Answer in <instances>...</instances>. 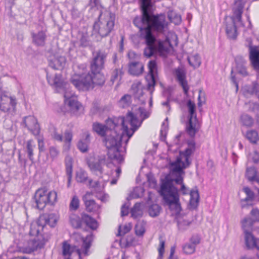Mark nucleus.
<instances>
[{
	"label": "nucleus",
	"instance_id": "nucleus-1",
	"mask_svg": "<svg viewBox=\"0 0 259 259\" xmlns=\"http://www.w3.org/2000/svg\"><path fill=\"white\" fill-rule=\"evenodd\" d=\"M142 15L136 16L133 20L134 24L139 29L140 37L145 40L146 47L144 55L150 58L158 52L160 56L168 54L172 45L168 38L164 40L157 39L152 30L162 33L164 31L166 22L164 15H155L152 9L151 0H140Z\"/></svg>",
	"mask_w": 259,
	"mask_h": 259
},
{
	"label": "nucleus",
	"instance_id": "nucleus-2",
	"mask_svg": "<svg viewBox=\"0 0 259 259\" xmlns=\"http://www.w3.org/2000/svg\"><path fill=\"white\" fill-rule=\"evenodd\" d=\"M150 113L143 107H138L135 109V112H128L124 117H113L108 118L106 120V126L108 130L115 131L114 128L121 125L123 129V134L127 137L125 140L126 144L129 139L133 136L135 132L140 125L138 116L142 120L149 116Z\"/></svg>",
	"mask_w": 259,
	"mask_h": 259
},
{
	"label": "nucleus",
	"instance_id": "nucleus-3",
	"mask_svg": "<svg viewBox=\"0 0 259 259\" xmlns=\"http://www.w3.org/2000/svg\"><path fill=\"white\" fill-rule=\"evenodd\" d=\"M105 80L104 75L98 71L75 74L70 81L78 90L87 91L93 89L95 85H103Z\"/></svg>",
	"mask_w": 259,
	"mask_h": 259
},
{
	"label": "nucleus",
	"instance_id": "nucleus-4",
	"mask_svg": "<svg viewBox=\"0 0 259 259\" xmlns=\"http://www.w3.org/2000/svg\"><path fill=\"white\" fill-rule=\"evenodd\" d=\"M115 18V15L110 12H101L93 25L92 36L98 35L97 41L108 36L114 29Z\"/></svg>",
	"mask_w": 259,
	"mask_h": 259
},
{
	"label": "nucleus",
	"instance_id": "nucleus-5",
	"mask_svg": "<svg viewBox=\"0 0 259 259\" xmlns=\"http://www.w3.org/2000/svg\"><path fill=\"white\" fill-rule=\"evenodd\" d=\"M125 134H118L116 131L110 130L104 139L105 146L108 149V155L112 160L117 161L120 163L123 161V157L121 154L123 152L121 147V141Z\"/></svg>",
	"mask_w": 259,
	"mask_h": 259
},
{
	"label": "nucleus",
	"instance_id": "nucleus-6",
	"mask_svg": "<svg viewBox=\"0 0 259 259\" xmlns=\"http://www.w3.org/2000/svg\"><path fill=\"white\" fill-rule=\"evenodd\" d=\"M165 203L171 210L176 214L180 212L181 207L179 201L178 189L172 185L171 181L163 182L160 187L159 191Z\"/></svg>",
	"mask_w": 259,
	"mask_h": 259
},
{
	"label": "nucleus",
	"instance_id": "nucleus-7",
	"mask_svg": "<svg viewBox=\"0 0 259 259\" xmlns=\"http://www.w3.org/2000/svg\"><path fill=\"white\" fill-rule=\"evenodd\" d=\"M82 244L81 248L79 249L76 246H71L70 244L64 242L63 245V255L71 256L75 254L78 258L80 257L81 253H83L85 255H88L89 249H90L92 242L93 241V235H88L85 238H81Z\"/></svg>",
	"mask_w": 259,
	"mask_h": 259
},
{
	"label": "nucleus",
	"instance_id": "nucleus-8",
	"mask_svg": "<svg viewBox=\"0 0 259 259\" xmlns=\"http://www.w3.org/2000/svg\"><path fill=\"white\" fill-rule=\"evenodd\" d=\"M57 198L55 191L48 192L45 189H39L36 191L33 199L35 207L38 209H43L47 204H53Z\"/></svg>",
	"mask_w": 259,
	"mask_h": 259
},
{
	"label": "nucleus",
	"instance_id": "nucleus-9",
	"mask_svg": "<svg viewBox=\"0 0 259 259\" xmlns=\"http://www.w3.org/2000/svg\"><path fill=\"white\" fill-rule=\"evenodd\" d=\"M187 106L189 108V115L186 131L190 137H194L199 130L198 121L195 113V104L191 100H189L187 102Z\"/></svg>",
	"mask_w": 259,
	"mask_h": 259
},
{
	"label": "nucleus",
	"instance_id": "nucleus-10",
	"mask_svg": "<svg viewBox=\"0 0 259 259\" xmlns=\"http://www.w3.org/2000/svg\"><path fill=\"white\" fill-rule=\"evenodd\" d=\"M69 222L74 228H79L81 227L82 222L92 230H96L98 228L97 221L87 214H82L81 219L77 215L72 214L69 217Z\"/></svg>",
	"mask_w": 259,
	"mask_h": 259
},
{
	"label": "nucleus",
	"instance_id": "nucleus-11",
	"mask_svg": "<svg viewBox=\"0 0 259 259\" xmlns=\"http://www.w3.org/2000/svg\"><path fill=\"white\" fill-rule=\"evenodd\" d=\"M44 235H37L28 240L27 244L19 247L20 251L25 253L31 252L42 248L47 242Z\"/></svg>",
	"mask_w": 259,
	"mask_h": 259
},
{
	"label": "nucleus",
	"instance_id": "nucleus-12",
	"mask_svg": "<svg viewBox=\"0 0 259 259\" xmlns=\"http://www.w3.org/2000/svg\"><path fill=\"white\" fill-rule=\"evenodd\" d=\"M17 105L16 98L5 93H0V110L4 113L14 111Z\"/></svg>",
	"mask_w": 259,
	"mask_h": 259
},
{
	"label": "nucleus",
	"instance_id": "nucleus-13",
	"mask_svg": "<svg viewBox=\"0 0 259 259\" xmlns=\"http://www.w3.org/2000/svg\"><path fill=\"white\" fill-rule=\"evenodd\" d=\"M64 97L65 103L69 106L71 111L77 115L78 112L82 110V106L78 102L74 93L66 91L64 93Z\"/></svg>",
	"mask_w": 259,
	"mask_h": 259
},
{
	"label": "nucleus",
	"instance_id": "nucleus-14",
	"mask_svg": "<svg viewBox=\"0 0 259 259\" xmlns=\"http://www.w3.org/2000/svg\"><path fill=\"white\" fill-rule=\"evenodd\" d=\"M107 53L102 50H98L91 63V71H101L104 68Z\"/></svg>",
	"mask_w": 259,
	"mask_h": 259
},
{
	"label": "nucleus",
	"instance_id": "nucleus-15",
	"mask_svg": "<svg viewBox=\"0 0 259 259\" xmlns=\"http://www.w3.org/2000/svg\"><path fill=\"white\" fill-rule=\"evenodd\" d=\"M23 125L33 135L37 136L40 133V127L37 120L33 116H27L23 117Z\"/></svg>",
	"mask_w": 259,
	"mask_h": 259
},
{
	"label": "nucleus",
	"instance_id": "nucleus-16",
	"mask_svg": "<svg viewBox=\"0 0 259 259\" xmlns=\"http://www.w3.org/2000/svg\"><path fill=\"white\" fill-rule=\"evenodd\" d=\"M246 3V0H236L235 1L232 8L233 15L230 17V19L236 20L237 22L241 24L242 23V14Z\"/></svg>",
	"mask_w": 259,
	"mask_h": 259
},
{
	"label": "nucleus",
	"instance_id": "nucleus-17",
	"mask_svg": "<svg viewBox=\"0 0 259 259\" xmlns=\"http://www.w3.org/2000/svg\"><path fill=\"white\" fill-rule=\"evenodd\" d=\"M249 61L251 66L259 76V58L251 59ZM247 91L251 95L255 94L259 99V84L257 82H253L252 85L248 88Z\"/></svg>",
	"mask_w": 259,
	"mask_h": 259
},
{
	"label": "nucleus",
	"instance_id": "nucleus-18",
	"mask_svg": "<svg viewBox=\"0 0 259 259\" xmlns=\"http://www.w3.org/2000/svg\"><path fill=\"white\" fill-rule=\"evenodd\" d=\"M39 219V223L42 224L44 227L47 225L51 227H54L58 220V215L54 213H45L40 215Z\"/></svg>",
	"mask_w": 259,
	"mask_h": 259
},
{
	"label": "nucleus",
	"instance_id": "nucleus-19",
	"mask_svg": "<svg viewBox=\"0 0 259 259\" xmlns=\"http://www.w3.org/2000/svg\"><path fill=\"white\" fill-rule=\"evenodd\" d=\"M176 75L180 84L182 87L185 95H188L189 87L186 80V74L185 70L179 68L176 70Z\"/></svg>",
	"mask_w": 259,
	"mask_h": 259
},
{
	"label": "nucleus",
	"instance_id": "nucleus-20",
	"mask_svg": "<svg viewBox=\"0 0 259 259\" xmlns=\"http://www.w3.org/2000/svg\"><path fill=\"white\" fill-rule=\"evenodd\" d=\"M236 20L230 19L229 21H226V32L228 37L232 39L236 38L237 36L236 26Z\"/></svg>",
	"mask_w": 259,
	"mask_h": 259
},
{
	"label": "nucleus",
	"instance_id": "nucleus-21",
	"mask_svg": "<svg viewBox=\"0 0 259 259\" xmlns=\"http://www.w3.org/2000/svg\"><path fill=\"white\" fill-rule=\"evenodd\" d=\"M66 63L65 57L55 55L49 60V66L54 70H59L63 68Z\"/></svg>",
	"mask_w": 259,
	"mask_h": 259
},
{
	"label": "nucleus",
	"instance_id": "nucleus-22",
	"mask_svg": "<svg viewBox=\"0 0 259 259\" xmlns=\"http://www.w3.org/2000/svg\"><path fill=\"white\" fill-rule=\"evenodd\" d=\"M189 165H187V163L179 156L177 157L175 162L170 163L171 170L174 172H177L178 174H184L183 169L187 168Z\"/></svg>",
	"mask_w": 259,
	"mask_h": 259
},
{
	"label": "nucleus",
	"instance_id": "nucleus-23",
	"mask_svg": "<svg viewBox=\"0 0 259 259\" xmlns=\"http://www.w3.org/2000/svg\"><path fill=\"white\" fill-rule=\"evenodd\" d=\"M32 42L37 47H44L46 44L47 35L46 32L41 30L37 33L31 32Z\"/></svg>",
	"mask_w": 259,
	"mask_h": 259
},
{
	"label": "nucleus",
	"instance_id": "nucleus-24",
	"mask_svg": "<svg viewBox=\"0 0 259 259\" xmlns=\"http://www.w3.org/2000/svg\"><path fill=\"white\" fill-rule=\"evenodd\" d=\"M128 73L133 76H139L144 71V65L140 62H132L128 64Z\"/></svg>",
	"mask_w": 259,
	"mask_h": 259
},
{
	"label": "nucleus",
	"instance_id": "nucleus-25",
	"mask_svg": "<svg viewBox=\"0 0 259 259\" xmlns=\"http://www.w3.org/2000/svg\"><path fill=\"white\" fill-rule=\"evenodd\" d=\"M245 178L253 184L254 182L259 183V174L257 169L254 166L247 167L245 173Z\"/></svg>",
	"mask_w": 259,
	"mask_h": 259
},
{
	"label": "nucleus",
	"instance_id": "nucleus-26",
	"mask_svg": "<svg viewBox=\"0 0 259 259\" xmlns=\"http://www.w3.org/2000/svg\"><path fill=\"white\" fill-rule=\"evenodd\" d=\"M90 193H87L82 197V200L84 203L86 210L89 212H96L100 209V205L97 204L93 199H89L88 196Z\"/></svg>",
	"mask_w": 259,
	"mask_h": 259
},
{
	"label": "nucleus",
	"instance_id": "nucleus-27",
	"mask_svg": "<svg viewBox=\"0 0 259 259\" xmlns=\"http://www.w3.org/2000/svg\"><path fill=\"white\" fill-rule=\"evenodd\" d=\"M197 188V187H195ZM190 199L189 203V208L191 210L196 209L199 202V194L197 188L195 190H192L190 192Z\"/></svg>",
	"mask_w": 259,
	"mask_h": 259
},
{
	"label": "nucleus",
	"instance_id": "nucleus-28",
	"mask_svg": "<svg viewBox=\"0 0 259 259\" xmlns=\"http://www.w3.org/2000/svg\"><path fill=\"white\" fill-rule=\"evenodd\" d=\"M243 191L245 193L246 197L241 200L242 207H245V205H251L255 197L254 192L248 187H244Z\"/></svg>",
	"mask_w": 259,
	"mask_h": 259
},
{
	"label": "nucleus",
	"instance_id": "nucleus-29",
	"mask_svg": "<svg viewBox=\"0 0 259 259\" xmlns=\"http://www.w3.org/2000/svg\"><path fill=\"white\" fill-rule=\"evenodd\" d=\"M235 62L238 72L243 76H247L248 73L245 66V64L246 63L245 59L241 56H237L235 58Z\"/></svg>",
	"mask_w": 259,
	"mask_h": 259
},
{
	"label": "nucleus",
	"instance_id": "nucleus-30",
	"mask_svg": "<svg viewBox=\"0 0 259 259\" xmlns=\"http://www.w3.org/2000/svg\"><path fill=\"white\" fill-rule=\"evenodd\" d=\"M61 77V74H55L54 76H51L49 72H47V79L48 83L51 85H54L57 88H60L63 86Z\"/></svg>",
	"mask_w": 259,
	"mask_h": 259
},
{
	"label": "nucleus",
	"instance_id": "nucleus-31",
	"mask_svg": "<svg viewBox=\"0 0 259 259\" xmlns=\"http://www.w3.org/2000/svg\"><path fill=\"white\" fill-rule=\"evenodd\" d=\"M66 173L67 176L68 184L70 186L72 175L73 159L70 156H67L65 159Z\"/></svg>",
	"mask_w": 259,
	"mask_h": 259
},
{
	"label": "nucleus",
	"instance_id": "nucleus-32",
	"mask_svg": "<svg viewBox=\"0 0 259 259\" xmlns=\"http://www.w3.org/2000/svg\"><path fill=\"white\" fill-rule=\"evenodd\" d=\"M44 227L42 224L39 223V219L35 222L32 223L30 225L29 235L34 236L43 235L41 232L42 231Z\"/></svg>",
	"mask_w": 259,
	"mask_h": 259
},
{
	"label": "nucleus",
	"instance_id": "nucleus-33",
	"mask_svg": "<svg viewBox=\"0 0 259 259\" xmlns=\"http://www.w3.org/2000/svg\"><path fill=\"white\" fill-rule=\"evenodd\" d=\"M93 130L101 137H105L110 130H108L105 125L99 122H95L93 124Z\"/></svg>",
	"mask_w": 259,
	"mask_h": 259
},
{
	"label": "nucleus",
	"instance_id": "nucleus-34",
	"mask_svg": "<svg viewBox=\"0 0 259 259\" xmlns=\"http://www.w3.org/2000/svg\"><path fill=\"white\" fill-rule=\"evenodd\" d=\"M244 239L245 245L248 249H252L255 247L257 240L251 232L244 233Z\"/></svg>",
	"mask_w": 259,
	"mask_h": 259
},
{
	"label": "nucleus",
	"instance_id": "nucleus-35",
	"mask_svg": "<svg viewBox=\"0 0 259 259\" xmlns=\"http://www.w3.org/2000/svg\"><path fill=\"white\" fill-rule=\"evenodd\" d=\"M84 137V139L80 140L77 144L78 148L82 152H85L88 151L89 145L90 143V135L88 133H85Z\"/></svg>",
	"mask_w": 259,
	"mask_h": 259
},
{
	"label": "nucleus",
	"instance_id": "nucleus-36",
	"mask_svg": "<svg viewBox=\"0 0 259 259\" xmlns=\"http://www.w3.org/2000/svg\"><path fill=\"white\" fill-rule=\"evenodd\" d=\"M36 145L32 140H29L26 142V152L29 159L33 163L34 162V150L35 149Z\"/></svg>",
	"mask_w": 259,
	"mask_h": 259
},
{
	"label": "nucleus",
	"instance_id": "nucleus-37",
	"mask_svg": "<svg viewBox=\"0 0 259 259\" xmlns=\"http://www.w3.org/2000/svg\"><path fill=\"white\" fill-rule=\"evenodd\" d=\"M241 223L244 233H245L250 232L253 229V225L255 223L250 217H246L242 221Z\"/></svg>",
	"mask_w": 259,
	"mask_h": 259
},
{
	"label": "nucleus",
	"instance_id": "nucleus-38",
	"mask_svg": "<svg viewBox=\"0 0 259 259\" xmlns=\"http://www.w3.org/2000/svg\"><path fill=\"white\" fill-rule=\"evenodd\" d=\"M157 75L148 74L146 77L147 81V89L152 93L154 90L156 83V76Z\"/></svg>",
	"mask_w": 259,
	"mask_h": 259
},
{
	"label": "nucleus",
	"instance_id": "nucleus-39",
	"mask_svg": "<svg viewBox=\"0 0 259 259\" xmlns=\"http://www.w3.org/2000/svg\"><path fill=\"white\" fill-rule=\"evenodd\" d=\"M105 160L100 159L97 162H90L89 164L91 169L93 171H99L100 174L103 172V165L104 164Z\"/></svg>",
	"mask_w": 259,
	"mask_h": 259
},
{
	"label": "nucleus",
	"instance_id": "nucleus-40",
	"mask_svg": "<svg viewBox=\"0 0 259 259\" xmlns=\"http://www.w3.org/2000/svg\"><path fill=\"white\" fill-rule=\"evenodd\" d=\"M146 222L143 220L139 221L135 226L136 234L138 236H142L146 231Z\"/></svg>",
	"mask_w": 259,
	"mask_h": 259
},
{
	"label": "nucleus",
	"instance_id": "nucleus-41",
	"mask_svg": "<svg viewBox=\"0 0 259 259\" xmlns=\"http://www.w3.org/2000/svg\"><path fill=\"white\" fill-rule=\"evenodd\" d=\"M162 210L160 205L157 204H153L149 206L148 213L151 217L155 218L158 216Z\"/></svg>",
	"mask_w": 259,
	"mask_h": 259
},
{
	"label": "nucleus",
	"instance_id": "nucleus-42",
	"mask_svg": "<svg viewBox=\"0 0 259 259\" xmlns=\"http://www.w3.org/2000/svg\"><path fill=\"white\" fill-rule=\"evenodd\" d=\"M141 204L140 203H136L134 207L131 209V215L134 219L140 218L143 215V210L141 208Z\"/></svg>",
	"mask_w": 259,
	"mask_h": 259
},
{
	"label": "nucleus",
	"instance_id": "nucleus-43",
	"mask_svg": "<svg viewBox=\"0 0 259 259\" xmlns=\"http://www.w3.org/2000/svg\"><path fill=\"white\" fill-rule=\"evenodd\" d=\"M189 64L194 68H198L201 64V59L198 54H195L188 58Z\"/></svg>",
	"mask_w": 259,
	"mask_h": 259
},
{
	"label": "nucleus",
	"instance_id": "nucleus-44",
	"mask_svg": "<svg viewBox=\"0 0 259 259\" xmlns=\"http://www.w3.org/2000/svg\"><path fill=\"white\" fill-rule=\"evenodd\" d=\"M122 73L121 70L115 69L111 75L109 81L110 85H113L116 81L120 80L121 78Z\"/></svg>",
	"mask_w": 259,
	"mask_h": 259
},
{
	"label": "nucleus",
	"instance_id": "nucleus-45",
	"mask_svg": "<svg viewBox=\"0 0 259 259\" xmlns=\"http://www.w3.org/2000/svg\"><path fill=\"white\" fill-rule=\"evenodd\" d=\"M194 152L192 150L187 148L184 152L180 153L179 157L182 158L183 160L186 162L187 165H190L191 163V161L189 160L190 156Z\"/></svg>",
	"mask_w": 259,
	"mask_h": 259
},
{
	"label": "nucleus",
	"instance_id": "nucleus-46",
	"mask_svg": "<svg viewBox=\"0 0 259 259\" xmlns=\"http://www.w3.org/2000/svg\"><path fill=\"white\" fill-rule=\"evenodd\" d=\"M88 177L87 172L82 169H79L76 172V180L77 182L83 183L86 182Z\"/></svg>",
	"mask_w": 259,
	"mask_h": 259
},
{
	"label": "nucleus",
	"instance_id": "nucleus-47",
	"mask_svg": "<svg viewBox=\"0 0 259 259\" xmlns=\"http://www.w3.org/2000/svg\"><path fill=\"white\" fill-rule=\"evenodd\" d=\"M168 18L171 22L176 25L179 24L181 22V17L174 11L168 12Z\"/></svg>",
	"mask_w": 259,
	"mask_h": 259
},
{
	"label": "nucleus",
	"instance_id": "nucleus-48",
	"mask_svg": "<svg viewBox=\"0 0 259 259\" xmlns=\"http://www.w3.org/2000/svg\"><path fill=\"white\" fill-rule=\"evenodd\" d=\"M240 121L242 124L246 126H251L253 123V118L246 114H243L241 116Z\"/></svg>",
	"mask_w": 259,
	"mask_h": 259
},
{
	"label": "nucleus",
	"instance_id": "nucleus-49",
	"mask_svg": "<svg viewBox=\"0 0 259 259\" xmlns=\"http://www.w3.org/2000/svg\"><path fill=\"white\" fill-rule=\"evenodd\" d=\"M131 102V96L130 95L126 94L120 99L119 103L122 108H124L129 106Z\"/></svg>",
	"mask_w": 259,
	"mask_h": 259
},
{
	"label": "nucleus",
	"instance_id": "nucleus-50",
	"mask_svg": "<svg viewBox=\"0 0 259 259\" xmlns=\"http://www.w3.org/2000/svg\"><path fill=\"white\" fill-rule=\"evenodd\" d=\"M246 138L252 143H255L258 139V133L255 130L248 131L246 134Z\"/></svg>",
	"mask_w": 259,
	"mask_h": 259
},
{
	"label": "nucleus",
	"instance_id": "nucleus-51",
	"mask_svg": "<svg viewBox=\"0 0 259 259\" xmlns=\"http://www.w3.org/2000/svg\"><path fill=\"white\" fill-rule=\"evenodd\" d=\"M256 58H259V47L257 46H254L249 50V60Z\"/></svg>",
	"mask_w": 259,
	"mask_h": 259
},
{
	"label": "nucleus",
	"instance_id": "nucleus-52",
	"mask_svg": "<svg viewBox=\"0 0 259 259\" xmlns=\"http://www.w3.org/2000/svg\"><path fill=\"white\" fill-rule=\"evenodd\" d=\"M148 74L157 75V64L155 60H150L148 63Z\"/></svg>",
	"mask_w": 259,
	"mask_h": 259
},
{
	"label": "nucleus",
	"instance_id": "nucleus-53",
	"mask_svg": "<svg viewBox=\"0 0 259 259\" xmlns=\"http://www.w3.org/2000/svg\"><path fill=\"white\" fill-rule=\"evenodd\" d=\"M196 247L193 244L187 243L183 247L184 252L186 254H192L195 251Z\"/></svg>",
	"mask_w": 259,
	"mask_h": 259
},
{
	"label": "nucleus",
	"instance_id": "nucleus-54",
	"mask_svg": "<svg viewBox=\"0 0 259 259\" xmlns=\"http://www.w3.org/2000/svg\"><path fill=\"white\" fill-rule=\"evenodd\" d=\"M191 222L187 220H179L178 221V227L180 230L184 231L187 230L191 224Z\"/></svg>",
	"mask_w": 259,
	"mask_h": 259
},
{
	"label": "nucleus",
	"instance_id": "nucleus-55",
	"mask_svg": "<svg viewBox=\"0 0 259 259\" xmlns=\"http://www.w3.org/2000/svg\"><path fill=\"white\" fill-rule=\"evenodd\" d=\"M79 200L76 196H74L70 203V209L73 210H76L79 207Z\"/></svg>",
	"mask_w": 259,
	"mask_h": 259
},
{
	"label": "nucleus",
	"instance_id": "nucleus-56",
	"mask_svg": "<svg viewBox=\"0 0 259 259\" xmlns=\"http://www.w3.org/2000/svg\"><path fill=\"white\" fill-rule=\"evenodd\" d=\"M80 45L82 47H87L90 46V41L87 35L82 34L79 39Z\"/></svg>",
	"mask_w": 259,
	"mask_h": 259
},
{
	"label": "nucleus",
	"instance_id": "nucleus-57",
	"mask_svg": "<svg viewBox=\"0 0 259 259\" xmlns=\"http://www.w3.org/2000/svg\"><path fill=\"white\" fill-rule=\"evenodd\" d=\"M132 229L131 224H128L124 226L123 229L122 230L121 227L119 226L118 228V236H122L130 231Z\"/></svg>",
	"mask_w": 259,
	"mask_h": 259
},
{
	"label": "nucleus",
	"instance_id": "nucleus-58",
	"mask_svg": "<svg viewBox=\"0 0 259 259\" xmlns=\"http://www.w3.org/2000/svg\"><path fill=\"white\" fill-rule=\"evenodd\" d=\"M88 187L94 189L95 191H98L100 189V184L98 181H93L92 179L89 180Z\"/></svg>",
	"mask_w": 259,
	"mask_h": 259
},
{
	"label": "nucleus",
	"instance_id": "nucleus-59",
	"mask_svg": "<svg viewBox=\"0 0 259 259\" xmlns=\"http://www.w3.org/2000/svg\"><path fill=\"white\" fill-rule=\"evenodd\" d=\"M183 174H178L176 176V178L172 179H166L163 181L162 183L165 181H171L172 184H173V182H175L176 184L178 185H182L183 184V177L182 176ZM174 186V185H172Z\"/></svg>",
	"mask_w": 259,
	"mask_h": 259
},
{
	"label": "nucleus",
	"instance_id": "nucleus-60",
	"mask_svg": "<svg viewBox=\"0 0 259 259\" xmlns=\"http://www.w3.org/2000/svg\"><path fill=\"white\" fill-rule=\"evenodd\" d=\"M49 154L52 160L56 158L59 154V150L56 147L52 146L49 148Z\"/></svg>",
	"mask_w": 259,
	"mask_h": 259
},
{
	"label": "nucleus",
	"instance_id": "nucleus-61",
	"mask_svg": "<svg viewBox=\"0 0 259 259\" xmlns=\"http://www.w3.org/2000/svg\"><path fill=\"white\" fill-rule=\"evenodd\" d=\"M159 246L158 247V252L159 256L160 257H162L164 252V246H165V241L162 239V237H160L159 238Z\"/></svg>",
	"mask_w": 259,
	"mask_h": 259
},
{
	"label": "nucleus",
	"instance_id": "nucleus-62",
	"mask_svg": "<svg viewBox=\"0 0 259 259\" xmlns=\"http://www.w3.org/2000/svg\"><path fill=\"white\" fill-rule=\"evenodd\" d=\"M141 85V83H139L137 84H134L132 85L133 89H134L135 88H137V92L135 94V96L136 98L140 99V96L143 95V91L140 89Z\"/></svg>",
	"mask_w": 259,
	"mask_h": 259
},
{
	"label": "nucleus",
	"instance_id": "nucleus-63",
	"mask_svg": "<svg viewBox=\"0 0 259 259\" xmlns=\"http://www.w3.org/2000/svg\"><path fill=\"white\" fill-rule=\"evenodd\" d=\"M190 243L193 244L196 247V245L200 243V238L199 235H193L190 239Z\"/></svg>",
	"mask_w": 259,
	"mask_h": 259
},
{
	"label": "nucleus",
	"instance_id": "nucleus-64",
	"mask_svg": "<svg viewBox=\"0 0 259 259\" xmlns=\"http://www.w3.org/2000/svg\"><path fill=\"white\" fill-rule=\"evenodd\" d=\"M250 214L254 218L255 223L259 222V209L253 208L250 212Z\"/></svg>",
	"mask_w": 259,
	"mask_h": 259
}]
</instances>
